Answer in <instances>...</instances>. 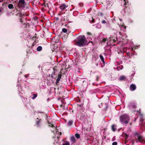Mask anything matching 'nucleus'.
Listing matches in <instances>:
<instances>
[{
  "label": "nucleus",
  "mask_w": 145,
  "mask_h": 145,
  "mask_svg": "<svg viewBox=\"0 0 145 145\" xmlns=\"http://www.w3.org/2000/svg\"><path fill=\"white\" fill-rule=\"evenodd\" d=\"M48 123L49 124V126L54 128V131H52V132L54 133V134H55V133H56L55 135V137L54 138V145H59V134H60V135H61V132H59L57 131V129L56 128V126L54 125L52 123L49 122V121H48Z\"/></svg>",
  "instance_id": "f257e3e1"
},
{
  "label": "nucleus",
  "mask_w": 145,
  "mask_h": 145,
  "mask_svg": "<svg viewBox=\"0 0 145 145\" xmlns=\"http://www.w3.org/2000/svg\"><path fill=\"white\" fill-rule=\"evenodd\" d=\"M86 39L84 36H80L78 38L77 43L79 46H85L87 44Z\"/></svg>",
  "instance_id": "f03ea898"
},
{
  "label": "nucleus",
  "mask_w": 145,
  "mask_h": 145,
  "mask_svg": "<svg viewBox=\"0 0 145 145\" xmlns=\"http://www.w3.org/2000/svg\"><path fill=\"white\" fill-rule=\"evenodd\" d=\"M120 122L123 124H127L129 121V116L127 114L122 115L120 118Z\"/></svg>",
  "instance_id": "7ed1b4c3"
},
{
  "label": "nucleus",
  "mask_w": 145,
  "mask_h": 145,
  "mask_svg": "<svg viewBox=\"0 0 145 145\" xmlns=\"http://www.w3.org/2000/svg\"><path fill=\"white\" fill-rule=\"evenodd\" d=\"M135 138L137 142H140L142 144L145 143V140L144 138L137 133L135 135Z\"/></svg>",
  "instance_id": "20e7f679"
},
{
  "label": "nucleus",
  "mask_w": 145,
  "mask_h": 145,
  "mask_svg": "<svg viewBox=\"0 0 145 145\" xmlns=\"http://www.w3.org/2000/svg\"><path fill=\"white\" fill-rule=\"evenodd\" d=\"M25 5L24 0H19L17 5L19 8H24Z\"/></svg>",
  "instance_id": "39448f33"
},
{
  "label": "nucleus",
  "mask_w": 145,
  "mask_h": 145,
  "mask_svg": "<svg viewBox=\"0 0 145 145\" xmlns=\"http://www.w3.org/2000/svg\"><path fill=\"white\" fill-rule=\"evenodd\" d=\"M116 40L117 38L116 37L110 36V38L108 39V41H110V43H111V42L113 43Z\"/></svg>",
  "instance_id": "423d86ee"
},
{
  "label": "nucleus",
  "mask_w": 145,
  "mask_h": 145,
  "mask_svg": "<svg viewBox=\"0 0 145 145\" xmlns=\"http://www.w3.org/2000/svg\"><path fill=\"white\" fill-rule=\"evenodd\" d=\"M120 29L123 31H125L126 30V26L123 24H121L119 25Z\"/></svg>",
  "instance_id": "0eeeda50"
},
{
  "label": "nucleus",
  "mask_w": 145,
  "mask_h": 145,
  "mask_svg": "<svg viewBox=\"0 0 145 145\" xmlns=\"http://www.w3.org/2000/svg\"><path fill=\"white\" fill-rule=\"evenodd\" d=\"M67 6H66L64 4H61L59 6V8L61 9L62 10H64L65 9Z\"/></svg>",
  "instance_id": "6e6552de"
},
{
  "label": "nucleus",
  "mask_w": 145,
  "mask_h": 145,
  "mask_svg": "<svg viewBox=\"0 0 145 145\" xmlns=\"http://www.w3.org/2000/svg\"><path fill=\"white\" fill-rule=\"evenodd\" d=\"M130 90L131 91H134L136 88V86L134 84H132L130 86Z\"/></svg>",
  "instance_id": "1a4fd4ad"
},
{
  "label": "nucleus",
  "mask_w": 145,
  "mask_h": 145,
  "mask_svg": "<svg viewBox=\"0 0 145 145\" xmlns=\"http://www.w3.org/2000/svg\"><path fill=\"white\" fill-rule=\"evenodd\" d=\"M61 76H62L61 74H58V77L57 78L56 81V84L58 83L59 82L60 80V79L61 78Z\"/></svg>",
  "instance_id": "9d476101"
},
{
  "label": "nucleus",
  "mask_w": 145,
  "mask_h": 145,
  "mask_svg": "<svg viewBox=\"0 0 145 145\" xmlns=\"http://www.w3.org/2000/svg\"><path fill=\"white\" fill-rule=\"evenodd\" d=\"M129 107L130 109H131L132 108H136V106L134 104H130L129 105Z\"/></svg>",
  "instance_id": "9b49d317"
},
{
  "label": "nucleus",
  "mask_w": 145,
  "mask_h": 145,
  "mask_svg": "<svg viewBox=\"0 0 145 145\" xmlns=\"http://www.w3.org/2000/svg\"><path fill=\"white\" fill-rule=\"evenodd\" d=\"M70 140L71 141L72 143H74L75 142V138L74 136H72L70 138Z\"/></svg>",
  "instance_id": "f8f14e48"
},
{
  "label": "nucleus",
  "mask_w": 145,
  "mask_h": 145,
  "mask_svg": "<svg viewBox=\"0 0 145 145\" xmlns=\"http://www.w3.org/2000/svg\"><path fill=\"white\" fill-rule=\"evenodd\" d=\"M73 122V121L72 120H69L68 123H67V125L68 126H70L71 125L72 123Z\"/></svg>",
  "instance_id": "ddd939ff"
},
{
  "label": "nucleus",
  "mask_w": 145,
  "mask_h": 145,
  "mask_svg": "<svg viewBox=\"0 0 145 145\" xmlns=\"http://www.w3.org/2000/svg\"><path fill=\"white\" fill-rule=\"evenodd\" d=\"M116 125H113L112 126V129L113 131H114L116 130Z\"/></svg>",
  "instance_id": "4468645a"
},
{
  "label": "nucleus",
  "mask_w": 145,
  "mask_h": 145,
  "mask_svg": "<svg viewBox=\"0 0 145 145\" xmlns=\"http://www.w3.org/2000/svg\"><path fill=\"white\" fill-rule=\"evenodd\" d=\"M18 85H19L18 84H17V86H18V91H19V92L20 93H22V88H21V87L19 86Z\"/></svg>",
  "instance_id": "2eb2a0df"
},
{
  "label": "nucleus",
  "mask_w": 145,
  "mask_h": 145,
  "mask_svg": "<svg viewBox=\"0 0 145 145\" xmlns=\"http://www.w3.org/2000/svg\"><path fill=\"white\" fill-rule=\"evenodd\" d=\"M140 122H142L143 121V115L141 114L140 113Z\"/></svg>",
  "instance_id": "dca6fc26"
},
{
  "label": "nucleus",
  "mask_w": 145,
  "mask_h": 145,
  "mask_svg": "<svg viewBox=\"0 0 145 145\" xmlns=\"http://www.w3.org/2000/svg\"><path fill=\"white\" fill-rule=\"evenodd\" d=\"M120 80H122L125 79V77L124 76H121L120 77Z\"/></svg>",
  "instance_id": "f3484780"
},
{
  "label": "nucleus",
  "mask_w": 145,
  "mask_h": 145,
  "mask_svg": "<svg viewBox=\"0 0 145 145\" xmlns=\"http://www.w3.org/2000/svg\"><path fill=\"white\" fill-rule=\"evenodd\" d=\"M42 50V47L41 46H39L37 48V50L38 51H40Z\"/></svg>",
  "instance_id": "a211bd4d"
},
{
  "label": "nucleus",
  "mask_w": 145,
  "mask_h": 145,
  "mask_svg": "<svg viewBox=\"0 0 145 145\" xmlns=\"http://www.w3.org/2000/svg\"><path fill=\"white\" fill-rule=\"evenodd\" d=\"M99 57L101 59L102 61V62L103 63H104V59L103 56L102 55H100L99 56Z\"/></svg>",
  "instance_id": "6ab92c4d"
},
{
  "label": "nucleus",
  "mask_w": 145,
  "mask_h": 145,
  "mask_svg": "<svg viewBox=\"0 0 145 145\" xmlns=\"http://www.w3.org/2000/svg\"><path fill=\"white\" fill-rule=\"evenodd\" d=\"M8 7L9 9H12L13 8V5L12 4H10L8 5Z\"/></svg>",
  "instance_id": "aec40b11"
},
{
  "label": "nucleus",
  "mask_w": 145,
  "mask_h": 145,
  "mask_svg": "<svg viewBox=\"0 0 145 145\" xmlns=\"http://www.w3.org/2000/svg\"><path fill=\"white\" fill-rule=\"evenodd\" d=\"M62 145H70V144L69 142L66 141L62 144Z\"/></svg>",
  "instance_id": "412c9836"
},
{
  "label": "nucleus",
  "mask_w": 145,
  "mask_h": 145,
  "mask_svg": "<svg viewBox=\"0 0 145 145\" xmlns=\"http://www.w3.org/2000/svg\"><path fill=\"white\" fill-rule=\"evenodd\" d=\"M41 120V119H39L38 121H37L36 124L38 125H39V123L40 122Z\"/></svg>",
  "instance_id": "4be33fe9"
},
{
  "label": "nucleus",
  "mask_w": 145,
  "mask_h": 145,
  "mask_svg": "<svg viewBox=\"0 0 145 145\" xmlns=\"http://www.w3.org/2000/svg\"><path fill=\"white\" fill-rule=\"evenodd\" d=\"M33 95V97H32V98L33 99H34L37 97V95L36 94H34Z\"/></svg>",
  "instance_id": "5701e85b"
},
{
  "label": "nucleus",
  "mask_w": 145,
  "mask_h": 145,
  "mask_svg": "<svg viewBox=\"0 0 145 145\" xmlns=\"http://www.w3.org/2000/svg\"><path fill=\"white\" fill-rule=\"evenodd\" d=\"M75 137L77 138H80V135L79 134H76L75 135Z\"/></svg>",
  "instance_id": "b1692460"
},
{
  "label": "nucleus",
  "mask_w": 145,
  "mask_h": 145,
  "mask_svg": "<svg viewBox=\"0 0 145 145\" xmlns=\"http://www.w3.org/2000/svg\"><path fill=\"white\" fill-rule=\"evenodd\" d=\"M138 46H133V47H132V50H135L136 49H137V48H138Z\"/></svg>",
  "instance_id": "393cba45"
},
{
  "label": "nucleus",
  "mask_w": 145,
  "mask_h": 145,
  "mask_svg": "<svg viewBox=\"0 0 145 145\" xmlns=\"http://www.w3.org/2000/svg\"><path fill=\"white\" fill-rule=\"evenodd\" d=\"M62 31L63 32L65 33L67 31V30L65 28H63L62 29Z\"/></svg>",
  "instance_id": "a878e982"
},
{
  "label": "nucleus",
  "mask_w": 145,
  "mask_h": 145,
  "mask_svg": "<svg viewBox=\"0 0 145 145\" xmlns=\"http://www.w3.org/2000/svg\"><path fill=\"white\" fill-rule=\"evenodd\" d=\"M106 40V39H104L102 40V44H104Z\"/></svg>",
  "instance_id": "bb28decb"
},
{
  "label": "nucleus",
  "mask_w": 145,
  "mask_h": 145,
  "mask_svg": "<svg viewBox=\"0 0 145 145\" xmlns=\"http://www.w3.org/2000/svg\"><path fill=\"white\" fill-rule=\"evenodd\" d=\"M96 27L97 28H100L101 27V26L99 24H97L96 26Z\"/></svg>",
  "instance_id": "cd10ccee"
},
{
  "label": "nucleus",
  "mask_w": 145,
  "mask_h": 145,
  "mask_svg": "<svg viewBox=\"0 0 145 145\" xmlns=\"http://www.w3.org/2000/svg\"><path fill=\"white\" fill-rule=\"evenodd\" d=\"M117 143L116 142H114L112 143V145H117Z\"/></svg>",
  "instance_id": "c85d7f7f"
},
{
  "label": "nucleus",
  "mask_w": 145,
  "mask_h": 145,
  "mask_svg": "<svg viewBox=\"0 0 145 145\" xmlns=\"http://www.w3.org/2000/svg\"><path fill=\"white\" fill-rule=\"evenodd\" d=\"M106 23V22L105 21V20H103L102 21V23L103 24H105Z\"/></svg>",
  "instance_id": "c756f323"
},
{
  "label": "nucleus",
  "mask_w": 145,
  "mask_h": 145,
  "mask_svg": "<svg viewBox=\"0 0 145 145\" xmlns=\"http://www.w3.org/2000/svg\"><path fill=\"white\" fill-rule=\"evenodd\" d=\"M92 19V20H91V22L92 23H94V19L93 18H91Z\"/></svg>",
  "instance_id": "7c9ffc66"
},
{
  "label": "nucleus",
  "mask_w": 145,
  "mask_h": 145,
  "mask_svg": "<svg viewBox=\"0 0 145 145\" xmlns=\"http://www.w3.org/2000/svg\"><path fill=\"white\" fill-rule=\"evenodd\" d=\"M124 1L125 3L124 5H126V0H124Z\"/></svg>",
  "instance_id": "2f4dec72"
},
{
  "label": "nucleus",
  "mask_w": 145,
  "mask_h": 145,
  "mask_svg": "<svg viewBox=\"0 0 145 145\" xmlns=\"http://www.w3.org/2000/svg\"><path fill=\"white\" fill-rule=\"evenodd\" d=\"M87 34H88V35H90V33H88H88H87Z\"/></svg>",
  "instance_id": "473e14b6"
},
{
  "label": "nucleus",
  "mask_w": 145,
  "mask_h": 145,
  "mask_svg": "<svg viewBox=\"0 0 145 145\" xmlns=\"http://www.w3.org/2000/svg\"><path fill=\"white\" fill-rule=\"evenodd\" d=\"M119 20L120 21H122V20L121 19H119Z\"/></svg>",
  "instance_id": "72a5a7b5"
},
{
  "label": "nucleus",
  "mask_w": 145,
  "mask_h": 145,
  "mask_svg": "<svg viewBox=\"0 0 145 145\" xmlns=\"http://www.w3.org/2000/svg\"><path fill=\"white\" fill-rule=\"evenodd\" d=\"M20 21L21 22H22V19H20Z\"/></svg>",
  "instance_id": "f704fd0d"
},
{
  "label": "nucleus",
  "mask_w": 145,
  "mask_h": 145,
  "mask_svg": "<svg viewBox=\"0 0 145 145\" xmlns=\"http://www.w3.org/2000/svg\"><path fill=\"white\" fill-rule=\"evenodd\" d=\"M24 76L25 77V78H27V76H26L25 75Z\"/></svg>",
  "instance_id": "c9c22d12"
},
{
  "label": "nucleus",
  "mask_w": 145,
  "mask_h": 145,
  "mask_svg": "<svg viewBox=\"0 0 145 145\" xmlns=\"http://www.w3.org/2000/svg\"><path fill=\"white\" fill-rule=\"evenodd\" d=\"M98 63H97L96 64V66H98Z\"/></svg>",
  "instance_id": "e433bc0d"
},
{
  "label": "nucleus",
  "mask_w": 145,
  "mask_h": 145,
  "mask_svg": "<svg viewBox=\"0 0 145 145\" xmlns=\"http://www.w3.org/2000/svg\"><path fill=\"white\" fill-rule=\"evenodd\" d=\"M51 77H53V75H52V74H51Z\"/></svg>",
  "instance_id": "4c0bfd02"
}]
</instances>
